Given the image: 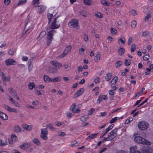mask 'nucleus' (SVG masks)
Instances as JSON below:
<instances>
[{
    "instance_id": "38",
    "label": "nucleus",
    "mask_w": 153,
    "mask_h": 153,
    "mask_svg": "<svg viewBox=\"0 0 153 153\" xmlns=\"http://www.w3.org/2000/svg\"><path fill=\"white\" fill-rule=\"evenodd\" d=\"M52 125H53L52 123H48L47 125V127L48 128L52 130H53V131L55 130V128L54 127H53L52 126Z\"/></svg>"
},
{
    "instance_id": "33",
    "label": "nucleus",
    "mask_w": 153,
    "mask_h": 153,
    "mask_svg": "<svg viewBox=\"0 0 153 153\" xmlns=\"http://www.w3.org/2000/svg\"><path fill=\"white\" fill-rule=\"evenodd\" d=\"M142 152L143 153H150L151 152L150 149L146 147L144 148L143 149Z\"/></svg>"
},
{
    "instance_id": "7",
    "label": "nucleus",
    "mask_w": 153,
    "mask_h": 153,
    "mask_svg": "<svg viewBox=\"0 0 153 153\" xmlns=\"http://www.w3.org/2000/svg\"><path fill=\"white\" fill-rule=\"evenodd\" d=\"M41 131L40 135L41 138L45 140H47L48 139L47 136L48 132L47 128H42L41 129Z\"/></svg>"
},
{
    "instance_id": "12",
    "label": "nucleus",
    "mask_w": 153,
    "mask_h": 153,
    "mask_svg": "<svg viewBox=\"0 0 153 153\" xmlns=\"http://www.w3.org/2000/svg\"><path fill=\"white\" fill-rule=\"evenodd\" d=\"M9 91L12 94L13 96L16 99L19 100V99L18 96L16 92L15 91L13 90L12 88H10L8 89Z\"/></svg>"
},
{
    "instance_id": "31",
    "label": "nucleus",
    "mask_w": 153,
    "mask_h": 153,
    "mask_svg": "<svg viewBox=\"0 0 153 153\" xmlns=\"http://www.w3.org/2000/svg\"><path fill=\"white\" fill-rule=\"evenodd\" d=\"M35 86V84L33 82H30L28 85L29 89L30 90H32Z\"/></svg>"
},
{
    "instance_id": "62",
    "label": "nucleus",
    "mask_w": 153,
    "mask_h": 153,
    "mask_svg": "<svg viewBox=\"0 0 153 153\" xmlns=\"http://www.w3.org/2000/svg\"><path fill=\"white\" fill-rule=\"evenodd\" d=\"M146 71L145 72V74L146 75H148L150 73V71L151 69L149 68H147L146 69Z\"/></svg>"
},
{
    "instance_id": "23",
    "label": "nucleus",
    "mask_w": 153,
    "mask_h": 153,
    "mask_svg": "<svg viewBox=\"0 0 153 153\" xmlns=\"http://www.w3.org/2000/svg\"><path fill=\"white\" fill-rule=\"evenodd\" d=\"M22 127L26 130L30 131L32 129V127L31 126L28 125L26 124H24L22 126Z\"/></svg>"
},
{
    "instance_id": "29",
    "label": "nucleus",
    "mask_w": 153,
    "mask_h": 153,
    "mask_svg": "<svg viewBox=\"0 0 153 153\" xmlns=\"http://www.w3.org/2000/svg\"><path fill=\"white\" fill-rule=\"evenodd\" d=\"M46 35V33L45 31H43L41 32L39 36V37L38 38V40H40L41 39L44 37Z\"/></svg>"
},
{
    "instance_id": "26",
    "label": "nucleus",
    "mask_w": 153,
    "mask_h": 153,
    "mask_svg": "<svg viewBox=\"0 0 153 153\" xmlns=\"http://www.w3.org/2000/svg\"><path fill=\"white\" fill-rule=\"evenodd\" d=\"M126 39L124 36H122L118 40V43L120 44V43L124 44L125 43Z\"/></svg>"
},
{
    "instance_id": "52",
    "label": "nucleus",
    "mask_w": 153,
    "mask_h": 153,
    "mask_svg": "<svg viewBox=\"0 0 153 153\" xmlns=\"http://www.w3.org/2000/svg\"><path fill=\"white\" fill-rule=\"evenodd\" d=\"M111 33L114 35H116L117 33V30L113 28H111Z\"/></svg>"
},
{
    "instance_id": "46",
    "label": "nucleus",
    "mask_w": 153,
    "mask_h": 153,
    "mask_svg": "<svg viewBox=\"0 0 153 153\" xmlns=\"http://www.w3.org/2000/svg\"><path fill=\"white\" fill-rule=\"evenodd\" d=\"M94 111L95 109L94 108H91L90 110L88 111V115H90L94 113Z\"/></svg>"
},
{
    "instance_id": "11",
    "label": "nucleus",
    "mask_w": 153,
    "mask_h": 153,
    "mask_svg": "<svg viewBox=\"0 0 153 153\" xmlns=\"http://www.w3.org/2000/svg\"><path fill=\"white\" fill-rule=\"evenodd\" d=\"M4 107L5 109L9 112L16 113L18 112V110L10 107L8 105H4Z\"/></svg>"
},
{
    "instance_id": "25",
    "label": "nucleus",
    "mask_w": 153,
    "mask_h": 153,
    "mask_svg": "<svg viewBox=\"0 0 153 153\" xmlns=\"http://www.w3.org/2000/svg\"><path fill=\"white\" fill-rule=\"evenodd\" d=\"M30 146L28 143H25L20 146V148L23 149H26L28 148Z\"/></svg>"
},
{
    "instance_id": "32",
    "label": "nucleus",
    "mask_w": 153,
    "mask_h": 153,
    "mask_svg": "<svg viewBox=\"0 0 153 153\" xmlns=\"http://www.w3.org/2000/svg\"><path fill=\"white\" fill-rule=\"evenodd\" d=\"M112 77L111 74L110 73H108L105 76V79L107 81H109L111 78Z\"/></svg>"
},
{
    "instance_id": "54",
    "label": "nucleus",
    "mask_w": 153,
    "mask_h": 153,
    "mask_svg": "<svg viewBox=\"0 0 153 153\" xmlns=\"http://www.w3.org/2000/svg\"><path fill=\"white\" fill-rule=\"evenodd\" d=\"M77 142L76 141H74L71 143L70 146L72 147L76 146H77Z\"/></svg>"
},
{
    "instance_id": "41",
    "label": "nucleus",
    "mask_w": 153,
    "mask_h": 153,
    "mask_svg": "<svg viewBox=\"0 0 153 153\" xmlns=\"http://www.w3.org/2000/svg\"><path fill=\"white\" fill-rule=\"evenodd\" d=\"M33 143L37 145H39L40 144V142L39 140L36 138H35L33 140Z\"/></svg>"
},
{
    "instance_id": "28",
    "label": "nucleus",
    "mask_w": 153,
    "mask_h": 153,
    "mask_svg": "<svg viewBox=\"0 0 153 153\" xmlns=\"http://www.w3.org/2000/svg\"><path fill=\"white\" fill-rule=\"evenodd\" d=\"M44 79L45 81L46 82H51L52 78H50L48 76L45 75L44 76Z\"/></svg>"
},
{
    "instance_id": "14",
    "label": "nucleus",
    "mask_w": 153,
    "mask_h": 153,
    "mask_svg": "<svg viewBox=\"0 0 153 153\" xmlns=\"http://www.w3.org/2000/svg\"><path fill=\"white\" fill-rule=\"evenodd\" d=\"M5 63L7 66L14 65L16 63V61L12 59H9L5 61Z\"/></svg>"
},
{
    "instance_id": "5",
    "label": "nucleus",
    "mask_w": 153,
    "mask_h": 153,
    "mask_svg": "<svg viewBox=\"0 0 153 153\" xmlns=\"http://www.w3.org/2000/svg\"><path fill=\"white\" fill-rule=\"evenodd\" d=\"M56 32V31L55 30H50L48 33L47 42V44L48 45H49L51 44L53 39V36Z\"/></svg>"
},
{
    "instance_id": "59",
    "label": "nucleus",
    "mask_w": 153,
    "mask_h": 153,
    "mask_svg": "<svg viewBox=\"0 0 153 153\" xmlns=\"http://www.w3.org/2000/svg\"><path fill=\"white\" fill-rule=\"evenodd\" d=\"M85 49L83 48H81L79 50V53L80 54L82 55Z\"/></svg>"
},
{
    "instance_id": "53",
    "label": "nucleus",
    "mask_w": 153,
    "mask_h": 153,
    "mask_svg": "<svg viewBox=\"0 0 153 153\" xmlns=\"http://www.w3.org/2000/svg\"><path fill=\"white\" fill-rule=\"evenodd\" d=\"M151 16V14L148 13L147 15L145 17L144 20L145 21L148 20L149 19Z\"/></svg>"
},
{
    "instance_id": "21",
    "label": "nucleus",
    "mask_w": 153,
    "mask_h": 153,
    "mask_svg": "<svg viewBox=\"0 0 153 153\" xmlns=\"http://www.w3.org/2000/svg\"><path fill=\"white\" fill-rule=\"evenodd\" d=\"M1 73V76L2 77V78L3 81H8L10 80V76H8L6 77L5 76L3 73Z\"/></svg>"
},
{
    "instance_id": "43",
    "label": "nucleus",
    "mask_w": 153,
    "mask_h": 153,
    "mask_svg": "<svg viewBox=\"0 0 153 153\" xmlns=\"http://www.w3.org/2000/svg\"><path fill=\"white\" fill-rule=\"evenodd\" d=\"M131 63V61L129 59H126L125 60V64L126 66L129 65Z\"/></svg>"
},
{
    "instance_id": "48",
    "label": "nucleus",
    "mask_w": 153,
    "mask_h": 153,
    "mask_svg": "<svg viewBox=\"0 0 153 153\" xmlns=\"http://www.w3.org/2000/svg\"><path fill=\"white\" fill-rule=\"evenodd\" d=\"M136 45L135 44H133L131 46V52H133L136 49Z\"/></svg>"
},
{
    "instance_id": "50",
    "label": "nucleus",
    "mask_w": 153,
    "mask_h": 153,
    "mask_svg": "<svg viewBox=\"0 0 153 153\" xmlns=\"http://www.w3.org/2000/svg\"><path fill=\"white\" fill-rule=\"evenodd\" d=\"M137 23L134 20L132 21L131 23V26L132 27L135 28L136 27Z\"/></svg>"
},
{
    "instance_id": "17",
    "label": "nucleus",
    "mask_w": 153,
    "mask_h": 153,
    "mask_svg": "<svg viewBox=\"0 0 153 153\" xmlns=\"http://www.w3.org/2000/svg\"><path fill=\"white\" fill-rule=\"evenodd\" d=\"M9 100L16 107L18 108L20 107V105L19 103L13 99L11 96H9Z\"/></svg>"
},
{
    "instance_id": "45",
    "label": "nucleus",
    "mask_w": 153,
    "mask_h": 153,
    "mask_svg": "<svg viewBox=\"0 0 153 153\" xmlns=\"http://www.w3.org/2000/svg\"><path fill=\"white\" fill-rule=\"evenodd\" d=\"M7 143L6 141H4L2 142L1 140L0 139V146H4L7 144Z\"/></svg>"
},
{
    "instance_id": "51",
    "label": "nucleus",
    "mask_w": 153,
    "mask_h": 153,
    "mask_svg": "<svg viewBox=\"0 0 153 153\" xmlns=\"http://www.w3.org/2000/svg\"><path fill=\"white\" fill-rule=\"evenodd\" d=\"M12 140L13 142H16L17 140V137L14 135H13L11 136Z\"/></svg>"
},
{
    "instance_id": "1",
    "label": "nucleus",
    "mask_w": 153,
    "mask_h": 153,
    "mask_svg": "<svg viewBox=\"0 0 153 153\" xmlns=\"http://www.w3.org/2000/svg\"><path fill=\"white\" fill-rule=\"evenodd\" d=\"M120 130V128H115L111 131L108 135V137L107 138L105 137L102 140V142L105 141H111L115 138L117 135H119L122 134V132L117 134V132Z\"/></svg>"
},
{
    "instance_id": "44",
    "label": "nucleus",
    "mask_w": 153,
    "mask_h": 153,
    "mask_svg": "<svg viewBox=\"0 0 153 153\" xmlns=\"http://www.w3.org/2000/svg\"><path fill=\"white\" fill-rule=\"evenodd\" d=\"M101 3L103 5L106 6H108L109 4L108 3L107 1L105 0H102L101 1Z\"/></svg>"
},
{
    "instance_id": "15",
    "label": "nucleus",
    "mask_w": 153,
    "mask_h": 153,
    "mask_svg": "<svg viewBox=\"0 0 153 153\" xmlns=\"http://www.w3.org/2000/svg\"><path fill=\"white\" fill-rule=\"evenodd\" d=\"M52 10V9H50L48 10V13L47 14V17L49 20V23L50 22L51 20L52 19L53 17L55 16V14L54 15L53 13H51V11Z\"/></svg>"
},
{
    "instance_id": "37",
    "label": "nucleus",
    "mask_w": 153,
    "mask_h": 153,
    "mask_svg": "<svg viewBox=\"0 0 153 153\" xmlns=\"http://www.w3.org/2000/svg\"><path fill=\"white\" fill-rule=\"evenodd\" d=\"M100 55L99 54H97L94 58V60L95 62H97L99 61L100 59Z\"/></svg>"
},
{
    "instance_id": "18",
    "label": "nucleus",
    "mask_w": 153,
    "mask_h": 153,
    "mask_svg": "<svg viewBox=\"0 0 153 153\" xmlns=\"http://www.w3.org/2000/svg\"><path fill=\"white\" fill-rule=\"evenodd\" d=\"M84 91V89L82 88L78 91L77 92L74 94V97L76 98L82 94Z\"/></svg>"
},
{
    "instance_id": "49",
    "label": "nucleus",
    "mask_w": 153,
    "mask_h": 153,
    "mask_svg": "<svg viewBox=\"0 0 153 153\" xmlns=\"http://www.w3.org/2000/svg\"><path fill=\"white\" fill-rule=\"evenodd\" d=\"M95 16L98 18H102L103 17V15H102L100 13L96 12L95 13Z\"/></svg>"
},
{
    "instance_id": "63",
    "label": "nucleus",
    "mask_w": 153,
    "mask_h": 153,
    "mask_svg": "<svg viewBox=\"0 0 153 153\" xmlns=\"http://www.w3.org/2000/svg\"><path fill=\"white\" fill-rule=\"evenodd\" d=\"M33 105H38L39 104V102L37 100H35L32 103Z\"/></svg>"
},
{
    "instance_id": "10",
    "label": "nucleus",
    "mask_w": 153,
    "mask_h": 153,
    "mask_svg": "<svg viewBox=\"0 0 153 153\" xmlns=\"http://www.w3.org/2000/svg\"><path fill=\"white\" fill-rule=\"evenodd\" d=\"M50 63L55 67V69L57 71L60 69L62 66V64L56 60H53L51 61Z\"/></svg>"
},
{
    "instance_id": "35",
    "label": "nucleus",
    "mask_w": 153,
    "mask_h": 153,
    "mask_svg": "<svg viewBox=\"0 0 153 153\" xmlns=\"http://www.w3.org/2000/svg\"><path fill=\"white\" fill-rule=\"evenodd\" d=\"M83 2L85 5L90 6L91 5L92 1L91 0H84Z\"/></svg>"
},
{
    "instance_id": "27",
    "label": "nucleus",
    "mask_w": 153,
    "mask_h": 153,
    "mask_svg": "<svg viewBox=\"0 0 153 153\" xmlns=\"http://www.w3.org/2000/svg\"><path fill=\"white\" fill-rule=\"evenodd\" d=\"M97 134H92L91 135L88 136L86 138V140H88L89 141L92 139L95 138L97 136Z\"/></svg>"
},
{
    "instance_id": "2",
    "label": "nucleus",
    "mask_w": 153,
    "mask_h": 153,
    "mask_svg": "<svg viewBox=\"0 0 153 153\" xmlns=\"http://www.w3.org/2000/svg\"><path fill=\"white\" fill-rule=\"evenodd\" d=\"M134 140L137 143L146 145H150L151 144V143L149 141L140 136H137L135 137Z\"/></svg>"
},
{
    "instance_id": "4",
    "label": "nucleus",
    "mask_w": 153,
    "mask_h": 153,
    "mask_svg": "<svg viewBox=\"0 0 153 153\" xmlns=\"http://www.w3.org/2000/svg\"><path fill=\"white\" fill-rule=\"evenodd\" d=\"M60 19H58V17L55 18L51 24L50 28L53 29L59 28L60 25Z\"/></svg>"
},
{
    "instance_id": "16",
    "label": "nucleus",
    "mask_w": 153,
    "mask_h": 153,
    "mask_svg": "<svg viewBox=\"0 0 153 153\" xmlns=\"http://www.w3.org/2000/svg\"><path fill=\"white\" fill-rule=\"evenodd\" d=\"M137 147L136 146L131 147L130 148V150L131 153H141V152L137 150Z\"/></svg>"
},
{
    "instance_id": "60",
    "label": "nucleus",
    "mask_w": 153,
    "mask_h": 153,
    "mask_svg": "<svg viewBox=\"0 0 153 153\" xmlns=\"http://www.w3.org/2000/svg\"><path fill=\"white\" fill-rule=\"evenodd\" d=\"M58 135L60 136L63 137L65 135V133L62 131H59L58 133Z\"/></svg>"
},
{
    "instance_id": "13",
    "label": "nucleus",
    "mask_w": 153,
    "mask_h": 153,
    "mask_svg": "<svg viewBox=\"0 0 153 153\" xmlns=\"http://www.w3.org/2000/svg\"><path fill=\"white\" fill-rule=\"evenodd\" d=\"M71 111L74 113L79 112L80 111V109L76 108V105L75 103H73L71 107Z\"/></svg>"
},
{
    "instance_id": "19",
    "label": "nucleus",
    "mask_w": 153,
    "mask_h": 153,
    "mask_svg": "<svg viewBox=\"0 0 153 153\" xmlns=\"http://www.w3.org/2000/svg\"><path fill=\"white\" fill-rule=\"evenodd\" d=\"M48 72L50 74H54L57 72V71L53 67H49L48 69Z\"/></svg>"
},
{
    "instance_id": "3",
    "label": "nucleus",
    "mask_w": 153,
    "mask_h": 153,
    "mask_svg": "<svg viewBox=\"0 0 153 153\" xmlns=\"http://www.w3.org/2000/svg\"><path fill=\"white\" fill-rule=\"evenodd\" d=\"M25 22L26 24L25 28V33H26L28 30L31 28L33 26V21L30 16H27Z\"/></svg>"
},
{
    "instance_id": "55",
    "label": "nucleus",
    "mask_w": 153,
    "mask_h": 153,
    "mask_svg": "<svg viewBox=\"0 0 153 153\" xmlns=\"http://www.w3.org/2000/svg\"><path fill=\"white\" fill-rule=\"evenodd\" d=\"M33 59V57H31L28 60V66L31 65Z\"/></svg>"
},
{
    "instance_id": "40",
    "label": "nucleus",
    "mask_w": 153,
    "mask_h": 153,
    "mask_svg": "<svg viewBox=\"0 0 153 153\" xmlns=\"http://www.w3.org/2000/svg\"><path fill=\"white\" fill-rule=\"evenodd\" d=\"M125 52V49L123 48H120L118 51L120 55H123Z\"/></svg>"
},
{
    "instance_id": "22",
    "label": "nucleus",
    "mask_w": 153,
    "mask_h": 153,
    "mask_svg": "<svg viewBox=\"0 0 153 153\" xmlns=\"http://www.w3.org/2000/svg\"><path fill=\"white\" fill-rule=\"evenodd\" d=\"M61 80V78L60 76H58L54 77L51 79V82H60Z\"/></svg>"
},
{
    "instance_id": "64",
    "label": "nucleus",
    "mask_w": 153,
    "mask_h": 153,
    "mask_svg": "<svg viewBox=\"0 0 153 153\" xmlns=\"http://www.w3.org/2000/svg\"><path fill=\"white\" fill-rule=\"evenodd\" d=\"M117 120V117H115L113 118H112L111 120H110V123H114L115 121Z\"/></svg>"
},
{
    "instance_id": "61",
    "label": "nucleus",
    "mask_w": 153,
    "mask_h": 153,
    "mask_svg": "<svg viewBox=\"0 0 153 153\" xmlns=\"http://www.w3.org/2000/svg\"><path fill=\"white\" fill-rule=\"evenodd\" d=\"M149 56L147 54H146L143 57V59L146 61H147L149 59Z\"/></svg>"
},
{
    "instance_id": "57",
    "label": "nucleus",
    "mask_w": 153,
    "mask_h": 153,
    "mask_svg": "<svg viewBox=\"0 0 153 153\" xmlns=\"http://www.w3.org/2000/svg\"><path fill=\"white\" fill-rule=\"evenodd\" d=\"M8 54L10 55L13 56L14 54V51L12 49H10L8 51Z\"/></svg>"
},
{
    "instance_id": "8",
    "label": "nucleus",
    "mask_w": 153,
    "mask_h": 153,
    "mask_svg": "<svg viewBox=\"0 0 153 153\" xmlns=\"http://www.w3.org/2000/svg\"><path fill=\"white\" fill-rule=\"evenodd\" d=\"M79 24V22L78 19H73L71 20L69 22L68 25L71 28H76L77 27Z\"/></svg>"
},
{
    "instance_id": "42",
    "label": "nucleus",
    "mask_w": 153,
    "mask_h": 153,
    "mask_svg": "<svg viewBox=\"0 0 153 153\" xmlns=\"http://www.w3.org/2000/svg\"><path fill=\"white\" fill-rule=\"evenodd\" d=\"M123 62L122 61H117L115 64L116 68H119L123 64Z\"/></svg>"
},
{
    "instance_id": "34",
    "label": "nucleus",
    "mask_w": 153,
    "mask_h": 153,
    "mask_svg": "<svg viewBox=\"0 0 153 153\" xmlns=\"http://www.w3.org/2000/svg\"><path fill=\"white\" fill-rule=\"evenodd\" d=\"M88 115H85L82 116L80 118V120L82 122H84L86 121L88 118Z\"/></svg>"
},
{
    "instance_id": "9",
    "label": "nucleus",
    "mask_w": 153,
    "mask_h": 153,
    "mask_svg": "<svg viewBox=\"0 0 153 153\" xmlns=\"http://www.w3.org/2000/svg\"><path fill=\"white\" fill-rule=\"evenodd\" d=\"M71 49V46L68 45L65 48L63 53L59 55V57L60 58H62L65 56L70 51Z\"/></svg>"
},
{
    "instance_id": "58",
    "label": "nucleus",
    "mask_w": 153,
    "mask_h": 153,
    "mask_svg": "<svg viewBox=\"0 0 153 153\" xmlns=\"http://www.w3.org/2000/svg\"><path fill=\"white\" fill-rule=\"evenodd\" d=\"M94 81L95 83H98L100 82V79L99 77H97L95 78Z\"/></svg>"
},
{
    "instance_id": "39",
    "label": "nucleus",
    "mask_w": 153,
    "mask_h": 153,
    "mask_svg": "<svg viewBox=\"0 0 153 153\" xmlns=\"http://www.w3.org/2000/svg\"><path fill=\"white\" fill-rule=\"evenodd\" d=\"M130 14L133 16H135L137 15V12L134 10H131L130 11Z\"/></svg>"
},
{
    "instance_id": "6",
    "label": "nucleus",
    "mask_w": 153,
    "mask_h": 153,
    "mask_svg": "<svg viewBox=\"0 0 153 153\" xmlns=\"http://www.w3.org/2000/svg\"><path fill=\"white\" fill-rule=\"evenodd\" d=\"M137 126L140 130H144L148 128L149 124L147 122L144 121H142L138 123Z\"/></svg>"
},
{
    "instance_id": "47",
    "label": "nucleus",
    "mask_w": 153,
    "mask_h": 153,
    "mask_svg": "<svg viewBox=\"0 0 153 153\" xmlns=\"http://www.w3.org/2000/svg\"><path fill=\"white\" fill-rule=\"evenodd\" d=\"M27 0H20L18 4V5H19L25 4Z\"/></svg>"
},
{
    "instance_id": "56",
    "label": "nucleus",
    "mask_w": 153,
    "mask_h": 153,
    "mask_svg": "<svg viewBox=\"0 0 153 153\" xmlns=\"http://www.w3.org/2000/svg\"><path fill=\"white\" fill-rule=\"evenodd\" d=\"M149 33L148 31H145L143 33L142 35L144 36H146L149 35Z\"/></svg>"
},
{
    "instance_id": "36",
    "label": "nucleus",
    "mask_w": 153,
    "mask_h": 153,
    "mask_svg": "<svg viewBox=\"0 0 153 153\" xmlns=\"http://www.w3.org/2000/svg\"><path fill=\"white\" fill-rule=\"evenodd\" d=\"M118 78L117 76L114 77L111 81V83L112 85H115L117 81Z\"/></svg>"
},
{
    "instance_id": "24",
    "label": "nucleus",
    "mask_w": 153,
    "mask_h": 153,
    "mask_svg": "<svg viewBox=\"0 0 153 153\" xmlns=\"http://www.w3.org/2000/svg\"><path fill=\"white\" fill-rule=\"evenodd\" d=\"M45 7L43 5H39L38 6L37 9L38 10H40L39 13H41L44 11L45 9Z\"/></svg>"
},
{
    "instance_id": "20",
    "label": "nucleus",
    "mask_w": 153,
    "mask_h": 153,
    "mask_svg": "<svg viewBox=\"0 0 153 153\" xmlns=\"http://www.w3.org/2000/svg\"><path fill=\"white\" fill-rule=\"evenodd\" d=\"M114 124L111 125L104 130V133L103 134V136H105L106 135L109 131L111 130L114 127Z\"/></svg>"
},
{
    "instance_id": "30",
    "label": "nucleus",
    "mask_w": 153,
    "mask_h": 153,
    "mask_svg": "<svg viewBox=\"0 0 153 153\" xmlns=\"http://www.w3.org/2000/svg\"><path fill=\"white\" fill-rule=\"evenodd\" d=\"M21 128L19 126H16L14 127V131L16 132H19L21 131Z\"/></svg>"
}]
</instances>
